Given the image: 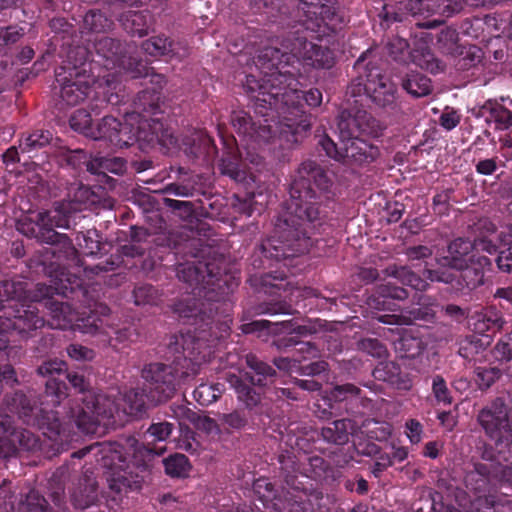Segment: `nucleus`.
Returning <instances> with one entry per match:
<instances>
[{
  "instance_id": "obj_1",
  "label": "nucleus",
  "mask_w": 512,
  "mask_h": 512,
  "mask_svg": "<svg viewBox=\"0 0 512 512\" xmlns=\"http://www.w3.org/2000/svg\"><path fill=\"white\" fill-rule=\"evenodd\" d=\"M261 58L268 59L267 69L259 84L253 75L246 79V85L255 96L257 105H268L271 113H263V117L277 113L279 120L276 129L264 119L269 131L279 133L289 143H296L303 133L310 128L309 116L302 109V100L308 106L317 107L322 102V93L318 89H310L304 95L297 89L296 76L300 74V65L315 68H330L334 57L330 50L322 49L312 42L297 37L286 39L281 49L266 48Z\"/></svg>"
},
{
  "instance_id": "obj_2",
  "label": "nucleus",
  "mask_w": 512,
  "mask_h": 512,
  "mask_svg": "<svg viewBox=\"0 0 512 512\" xmlns=\"http://www.w3.org/2000/svg\"><path fill=\"white\" fill-rule=\"evenodd\" d=\"M142 375L149 383L148 393L145 390H130L116 399L114 393L95 395L89 391L82 399L84 407L77 412L72 410L69 418L84 433H96L99 425H109L115 417L121 420V414L136 416L147 405H157L170 399L184 373L178 375L172 366L152 363L144 368Z\"/></svg>"
},
{
  "instance_id": "obj_3",
  "label": "nucleus",
  "mask_w": 512,
  "mask_h": 512,
  "mask_svg": "<svg viewBox=\"0 0 512 512\" xmlns=\"http://www.w3.org/2000/svg\"><path fill=\"white\" fill-rule=\"evenodd\" d=\"M312 183L317 189L326 190L329 179L315 162L306 161L302 163L298 170V178L291 185L287 214L276 225L277 231L282 233L283 241H280L281 245H276L275 240H269L267 243L276 251V257L288 258L309 249L307 225L319 217L318 208L311 202V199L316 197Z\"/></svg>"
},
{
  "instance_id": "obj_4",
  "label": "nucleus",
  "mask_w": 512,
  "mask_h": 512,
  "mask_svg": "<svg viewBox=\"0 0 512 512\" xmlns=\"http://www.w3.org/2000/svg\"><path fill=\"white\" fill-rule=\"evenodd\" d=\"M60 292V288L40 284L35 291H27L25 283L21 281L0 283V309H7L6 322L1 329L16 330L22 334L41 327L44 324L43 319L38 316L35 307L26 302H41L54 293Z\"/></svg>"
},
{
  "instance_id": "obj_5",
  "label": "nucleus",
  "mask_w": 512,
  "mask_h": 512,
  "mask_svg": "<svg viewBox=\"0 0 512 512\" xmlns=\"http://www.w3.org/2000/svg\"><path fill=\"white\" fill-rule=\"evenodd\" d=\"M338 129L339 145L327 137L320 142L327 156L351 167L370 164L378 157V148L361 137L366 129L360 124L358 117L341 119Z\"/></svg>"
},
{
  "instance_id": "obj_6",
  "label": "nucleus",
  "mask_w": 512,
  "mask_h": 512,
  "mask_svg": "<svg viewBox=\"0 0 512 512\" xmlns=\"http://www.w3.org/2000/svg\"><path fill=\"white\" fill-rule=\"evenodd\" d=\"M97 448V454L101 455V463L106 468V479L112 492L118 495L119 500L123 494L129 491H139L144 482V465L127 461L124 447L119 443L105 442L97 444L91 449Z\"/></svg>"
},
{
  "instance_id": "obj_7",
  "label": "nucleus",
  "mask_w": 512,
  "mask_h": 512,
  "mask_svg": "<svg viewBox=\"0 0 512 512\" xmlns=\"http://www.w3.org/2000/svg\"><path fill=\"white\" fill-rule=\"evenodd\" d=\"M68 78L65 75V68H60L56 72V80L61 85V97L64 102L68 105H76L84 100L91 92L92 87L97 91L98 94L103 93L107 97V101L111 102L112 93H108L112 90H116L118 81L112 76L104 75L101 79L95 80L87 73V69L82 67L81 69L74 68L69 73Z\"/></svg>"
},
{
  "instance_id": "obj_8",
  "label": "nucleus",
  "mask_w": 512,
  "mask_h": 512,
  "mask_svg": "<svg viewBox=\"0 0 512 512\" xmlns=\"http://www.w3.org/2000/svg\"><path fill=\"white\" fill-rule=\"evenodd\" d=\"M444 265L463 272V279L468 288L483 284L484 274L491 268V261L486 256L474 253L473 242L458 238L448 246V255L444 257Z\"/></svg>"
},
{
  "instance_id": "obj_9",
  "label": "nucleus",
  "mask_w": 512,
  "mask_h": 512,
  "mask_svg": "<svg viewBox=\"0 0 512 512\" xmlns=\"http://www.w3.org/2000/svg\"><path fill=\"white\" fill-rule=\"evenodd\" d=\"M45 306L51 315L49 323L52 328H77L87 334H105L110 336V332L104 327L103 320L95 316V314H100L101 316L109 315L110 309L105 305H98L93 315L88 316L85 320H81L82 324L78 323L77 315L68 303L50 300L45 303Z\"/></svg>"
},
{
  "instance_id": "obj_10",
  "label": "nucleus",
  "mask_w": 512,
  "mask_h": 512,
  "mask_svg": "<svg viewBox=\"0 0 512 512\" xmlns=\"http://www.w3.org/2000/svg\"><path fill=\"white\" fill-rule=\"evenodd\" d=\"M510 413L511 408L505 401L497 398L481 410L478 421L490 438L500 442L512 438Z\"/></svg>"
},
{
  "instance_id": "obj_11",
  "label": "nucleus",
  "mask_w": 512,
  "mask_h": 512,
  "mask_svg": "<svg viewBox=\"0 0 512 512\" xmlns=\"http://www.w3.org/2000/svg\"><path fill=\"white\" fill-rule=\"evenodd\" d=\"M139 115L136 113H129L125 116V122L120 123L115 118V123L117 126L112 128L111 126H107L104 128V131H107L109 135L100 137L98 140H107L115 147H126L130 145L134 140L141 137V129L142 126L138 125L134 126V123L138 122Z\"/></svg>"
},
{
  "instance_id": "obj_12",
  "label": "nucleus",
  "mask_w": 512,
  "mask_h": 512,
  "mask_svg": "<svg viewBox=\"0 0 512 512\" xmlns=\"http://www.w3.org/2000/svg\"><path fill=\"white\" fill-rule=\"evenodd\" d=\"M91 122L90 114L84 109L76 110L70 117L71 128L93 140H98L100 137L108 135V132L104 131L105 127L111 126L115 128L117 126L115 118L109 116L104 117L96 127L92 126ZM109 136L111 137L110 134Z\"/></svg>"
},
{
  "instance_id": "obj_13",
  "label": "nucleus",
  "mask_w": 512,
  "mask_h": 512,
  "mask_svg": "<svg viewBox=\"0 0 512 512\" xmlns=\"http://www.w3.org/2000/svg\"><path fill=\"white\" fill-rule=\"evenodd\" d=\"M364 90L380 106H387L395 100V85L385 76L369 74L364 83Z\"/></svg>"
},
{
  "instance_id": "obj_14",
  "label": "nucleus",
  "mask_w": 512,
  "mask_h": 512,
  "mask_svg": "<svg viewBox=\"0 0 512 512\" xmlns=\"http://www.w3.org/2000/svg\"><path fill=\"white\" fill-rule=\"evenodd\" d=\"M73 211L63 202L57 205L51 211L39 212L36 215V225L39 229L46 230L47 232L53 231L57 228H69L70 214Z\"/></svg>"
},
{
  "instance_id": "obj_15",
  "label": "nucleus",
  "mask_w": 512,
  "mask_h": 512,
  "mask_svg": "<svg viewBox=\"0 0 512 512\" xmlns=\"http://www.w3.org/2000/svg\"><path fill=\"white\" fill-rule=\"evenodd\" d=\"M301 9L308 20L316 21L320 27V22L328 25L335 16L333 0H300Z\"/></svg>"
},
{
  "instance_id": "obj_16",
  "label": "nucleus",
  "mask_w": 512,
  "mask_h": 512,
  "mask_svg": "<svg viewBox=\"0 0 512 512\" xmlns=\"http://www.w3.org/2000/svg\"><path fill=\"white\" fill-rule=\"evenodd\" d=\"M478 115L486 117L488 122H494L496 127L501 130L512 126V112L493 100L486 101L480 107Z\"/></svg>"
},
{
  "instance_id": "obj_17",
  "label": "nucleus",
  "mask_w": 512,
  "mask_h": 512,
  "mask_svg": "<svg viewBox=\"0 0 512 512\" xmlns=\"http://www.w3.org/2000/svg\"><path fill=\"white\" fill-rule=\"evenodd\" d=\"M354 425L351 420H336L322 429L323 438L331 443L342 445L348 442L349 434L353 431Z\"/></svg>"
},
{
  "instance_id": "obj_18",
  "label": "nucleus",
  "mask_w": 512,
  "mask_h": 512,
  "mask_svg": "<svg viewBox=\"0 0 512 512\" xmlns=\"http://www.w3.org/2000/svg\"><path fill=\"white\" fill-rule=\"evenodd\" d=\"M472 319L474 320V330L479 334L487 331H498L504 324L501 313L494 308L477 313Z\"/></svg>"
},
{
  "instance_id": "obj_19",
  "label": "nucleus",
  "mask_w": 512,
  "mask_h": 512,
  "mask_svg": "<svg viewBox=\"0 0 512 512\" xmlns=\"http://www.w3.org/2000/svg\"><path fill=\"white\" fill-rule=\"evenodd\" d=\"M86 167L92 174H122L126 168L123 159L106 157H94L87 162Z\"/></svg>"
},
{
  "instance_id": "obj_20",
  "label": "nucleus",
  "mask_w": 512,
  "mask_h": 512,
  "mask_svg": "<svg viewBox=\"0 0 512 512\" xmlns=\"http://www.w3.org/2000/svg\"><path fill=\"white\" fill-rule=\"evenodd\" d=\"M253 491L265 509H278L275 500L280 497L274 485L267 478H259L253 484Z\"/></svg>"
},
{
  "instance_id": "obj_21",
  "label": "nucleus",
  "mask_w": 512,
  "mask_h": 512,
  "mask_svg": "<svg viewBox=\"0 0 512 512\" xmlns=\"http://www.w3.org/2000/svg\"><path fill=\"white\" fill-rule=\"evenodd\" d=\"M167 475L173 478H184L189 475L191 465L184 454L176 453L163 460Z\"/></svg>"
},
{
  "instance_id": "obj_22",
  "label": "nucleus",
  "mask_w": 512,
  "mask_h": 512,
  "mask_svg": "<svg viewBox=\"0 0 512 512\" xmlns=\"http://www.w3.org/2000/svg\"><path fill=\"white\" fill-rule=\"evenodd\" d=\"M403 88L414 97H423L431 92V81L420 73H413L405 79Z\"/></svg>"
},
{
  "instance_id": "obj_23",
  "label": "nucleus",
  "mask_w": 512,
  "mask_h": 512,
  "mask_svg": "<svg viewBox=\"0 0 512 512\" xmlns=\"http://www.w3.org/2000/svg\"><path fill=\"white\" fill-rule=\"evenodd\" d=\"M227 381L235 389L239 400L243 401L247 407H253L260 402L259 395L252 391L248 385L244 384L237 375H228Z\"/></svg>"
},
{
  "instance_id": "obj_24",
  "label": "nucleus",
  "mask_w": 512,
  "mask_h": 512,
  "mask_svg": "<svg viewBox=\"0 0 512 512\" xmlns=\"http://www.w3.org/2000/svg\"><path fill=\"white\" fill-rule=\"evenodd\" d=\"M223 392L220 384H200L193 392L194 399L203 406L215 402Z\"/></svg>"
},
{
  "instance_id": "obj_25",
  "label": "nucleus",
  "mask_w": 512,
  "mask_h": 512,
  "mask_svg": "<svg viewBox=\"0 0 512 512\" xmlns=\"http://www.w3.org/2000/svg\"><path fill=\"white\" fill-rule=\"evenodd\" d=\"M51 135L47 131H36L20 141L19 148L22 152L29 153L33 150L46 146L50 141Z\"/></svg>"
},
{
  "instance_id": "obj_26",
  "label": "nucleus",
  "mask_w": 512,
  "mask_h": 512,
  "mask_svg": "<svg viewBox=\"0 0 512 512\" xmlns=\"http://www.w3.org/2000/svg\"><path fill=\"white\" fill-rule=\"evenodd\" d=\"M246 363L258 376L257 378H255V376H248L249 381L252 384L262 385L263 378H265L266 376H271L274 373V370L272 367H270L266 363L260 361L254 355H247Z\"/></svg>"
},
{
  "instance_id": "obj_27",
  "label": "nucleus",
  "mask_w": 512,
  "mask_h": 512,
  "mask_svg": "<svg viewBox=\"0 0 512 512\" xmlns=\"http://www.w3.org/2000/svg\"><path fill=\"white\" fill-rule=\"evenodd\" d=\"M142 47L143 50L151 56H162L172 51V43L164 37L148 39L143 43Z\"/></svg>"
},
{
  "instance_id": "obj_28",
  "label": "nucleus",
  "mask_w": 512,
  "mask_h": 512,
  "mask_svg": "<svg viewBox=\"0 0 512 512\" xmlns=\"http://www.w3.org/2000/svg\"><path fill=\"white\" fill-rule=\"evenodd\" d=\"M31 411L33 412V415L35 414L36 416V420L33 421V424H37L40 427L47 426V428L55 434H61L62 424L57 417L59 412H46L45 410L41 409L39 410L41 412V415L39 416L38 413L34 412L33 409H31Z\"/></svg>"
},
{
  "instance_id": "obj_29",
  "label": "nucleus",
  "mask_w": 512,
  "mask_h": 512,
  "mask_svg": "<svg viewBox=\"0 0 512 512\" xmlns=\"http://www.w3.org/2000/svg\"><path fill=\"white\" fill-rule=\"evenodd\" d=\"M125 28L133 35L143 37L148 33V26L146 23V16L142 13L134 12L126 18L124 23Z\"/></svg>"
},
{
  "instance_id": "obj_30",
  "label": "nucleus",
  "mask_w": 512,
  "mask_h": 512,
  "mask_svg": "<svg viewBox=\"0 0 512 512\" xmlns=\"http://www.w3.org/2000/svg\"><path fill=\"white\" fill-rule=\"evenodd\" d=\"M396 278L403 284L417 291H424L428 286V283L425 280L421 279L418 275L405 267H401L396 271Z\"/></svg>"
},
{
  "instance_id": "obj_31",
  "label": "nucleus",
  "mask_w": 512,
  "mask_h": 512,
  "mask_svg": "<svg viewBox=\"0 0 512 512\" xmlns=\"http://www.w3.org/2000/svg\"><path fill=\"white\" fill-rule=\"evenodd\" d=\"M477 382L481 389L489 388L493 385L502 375V372L497 367H478L475 370Z\"/></svg>"
},
{
  "instance_id": "obj_32",
  "label": "nucleus",
  "mask_w": 512,
  "mask_h": 512,
  "mask_svg": "<svg viewBox=\"0 0 512 512\" xmlns=\"http://www.w3.org/2000/svg\"><path fill=\"white\" fill-rule=\"evenodd\" d=\"M86 29L93 32H101L110 26L109 20L101 12L89 11L83 19Z\"/></svg>"
},
{
  "instance_id": "obj_33",
  "label": "nucleus",
  "mask_w": 512,
  "mask_h": 512,
  "mask_svg": "<svg viewBox=\"0 0 512 512\" xmlns=\"http://www.w3.org/2000/svg\"><path fill=\"white\" fill-rule=\"evenodd\" d=\"M196 429L204 432L208 436L216 437L220 435V428L217 422L209 416L198 414L193 422Z\"/></svg>"
},
{
  "instance_id": "obj_34",
  "label": "nucleus",
  "mask_w": 512,
  "mask_h": 512,
  "mask_svg": "<svg viewBox=\"0 0 512 512\" xmlns=\"http://www.w3.org/2000/svg\"><path fill=\"white\" fill-rule=\"evenodd\" d=\"M116 62L119 68L129 73L133 78L147 75L145 66L141 62H136L131 57L127 58L123 56L121 58H117Z\"/></svg>"
},
{
  "instance_id": "obj_35",
  "label": "nucleus",
  "mask_w": 512,
  "mask_h": 512,
  "mask_svg": "<svg viewBox=\"0 0 512 512\" xmlns=\"http://www.w3.org/2000/svg\"><path fill=\"white\" fill-rule=\"evenodd\" d=\"M92 196V193L88 187L85 186H79L75 193L73 198L66 202V205L73 211H80L82 208V205H86L88 203H92L93 201L90 199Z\"/></svg>"
},
{
  "instance_id": "obj_36",
  "label": "nucleus",
  "mask_w": 512,
  "mask_h": 512,
  "mask_svg": "<svg viewBox=\"0 0 512 512\" xmlns=\"http://www.w3.org/2000/svg\"><path fill=\"white\" fill-rule=\"evenodd\" d=\"M46 396L51 397L53 405H58L66 397V386L55 378H50L46 382Z\"/></svg>"
},
{
  "instance_id": "obj_37",
  "label": "nucleus",
  "mask_w": 512,
  "mask_h": 512,
  "mask_svg": "<svg viewBox=\"0 0 512 512\" xmlns=\"http://www.w3.org/2000/svg\"><path fill=\"white\" fill-rule=\"evenodd\" d=\"M432 389L434 396L439 403H443L445 405L451 404L452 399L450 392L444 379L441 376L437 375L434 377Z\"/></svg>"
},
{
  "instance_id": "obj_38",
  "label": "nucleus",
  "mask_w": 512,
  "mask_h": 512,
  "mask_svg": "<svg viewBox=\"0 0 512 512\" xmlns=\"http://www.w3.org/2000/svg\"><path fill=\"white\" fill-rule=\"evenodd\" d=\"M173 426L168 422H159L152 424L147 433L155 440V441H165L172 433Z\"/></svg>"
},
{
  "instance_id": "obj_39",
  "label": "nucleus",
  "mask_w": 512,
  "mask_h": 512,
  "mask_svg": "<svg viewBox=\"0 0 512 512\" xmlns=\"http://www.w3.org/2000/svg\"><path fill=\"white\" fill-rule=\"evenodd\" d=\"M68 356L76 361H91L95 353L93 350L78 344H71L67 347Z\"/></svg>"
},
{
  "instance_id": "obj_40",
  "label": "nucleus",
  "mask_w": 512,
  "mask_h": 512,
  "mask_svg": "<svg viewBox=\"0 0 512 512\" xmlns=\"http://www.w3.org/2000/svg\"><path fill=\"white\" fill-rule=\"evenodd\" d=\"M286 484L290 490L287 491V494H291V497L295 499V502H304V499L302 497V494L306 496L309 502H311L310 497H314L315 499L319 498L318 492H311L310 494L307 493L306 489H303L300 491L299 486L295 484L294 477H287Z\"/></svg>"
},
{
  "instance_id": "obj_41",
  "label": "nucleus",
  "mask_w": 512,
  "mask_h": 512,
  "mask_svg": "<svg viewBox=\"0 0 512 512\" xmlns=\"http://www.w3.org/2000/svg\"><path fill=\"white\" fill-rule=\"evenodd\" d=\"M359 392L360 390L356 386L352 384H345L334 387L331 391V397L335 401H344L349 398L356 397Z\"/></svg>"
},
{
  "instance_id": "obj_42",
  "label": "nucleus",
  "mask_w": 512,
  "mask_h": 512,
  "mask_svg": "<svg viewBox=\"0 0 512 512\" xmlns=\"http://www.w3.org/2000/svg\"><path fill=\"white\" fill-rule=\"evenodd\" d=\"M173 417L177 419L180 425H186L187 423L193 424L197 413L191 410L185 405L172 406Z\"/></svg>"
},
{
  "instance_id": "obj_43",
  "label": "nucleus",
  "mask_w": 512,
  "mask_h": 512,
  "mask_svg": "<svg viewBox=\"0 0 512 512\" xmlns=\"http://www.w3.org/2000/svg\"><path fill=\"white\" fill-rule=\"evenodd\" d=\"M66 370V363L61 360L47 361L38 368V372L43 375H52L54 373H61Z\"/></svg>"
},
{
  "instance_id": "obj_44",
  "label": "nucleus",
  "mask_w": 512,
  "mask_h": 512,
  "mask_svg": "<svg viewBox=\"0 0 512 512\" xmlns=\"http://www.w3.org/2000/svg\"><path fill=\"white\" fill-rule=\"evenodd\" d=\"M406 434L410 442L417 444L421 441L422 425L415 419H410L406 422Z\"/></svg>"
},
{
  "instance_id": "obj_45",
  "label": "nucleus",
  "mask_w": 512,
  "mask_h": 512,
  "mask_svg": "<svg viewBox=\"0 0 512 512\" xmlns=\"http://www.w3.org/2000/svg\"><path fill=\"white\" fill-rule=\"evenodd\" d=\"M474 253L478 255L480 251L488 254H494L497 251V246L494 244L492 239L487 236L480 237L473 242Z\"/></svg>"
},
{
  "instance_id": "obj_46",
  "label": "nucleus",
  "mask_w": 512,
  "mask_h": 512,
  "mask_svg": "<svg viewBox=\"0 0 512 512\" xmlns=\"http://www.w3.org/2000/svg\"><path fill=\"white\" fill-rule=\"evenodd\" d=\"M408 48V43L405 39L396 37L387 43L388 53L397 59Z\"/></svg>"
},
{
  "instance_id": "obj_47",
  "label": "nucleus",
  "mask_w": 512,
  "mask_h": 512,
  "mask_svg": "<svg viewBox=\"0 0 512 512\" xmlns=\"http://www.w3.org/2000/svg\"><path fill=\"white\" fill-rule=\"evenodd\" d=\"M363 349L374 357L382 358L386 355L385 347L374 339H367L363 342Z\"/></svg>"
},
{
  "instance_id": "obj_48",
  "label": "nucleus",
  "mask_w": 512,
  "mask_h": 512,
  "mask_svg": "<svg viewBox=\"0 0 512 512\" xmlns=\"http://www.w3.org/2000/svg\"><path fill=\"white\" fill-rule=\"evenodd\" d=\"M154 289L151 286H141L134 290L135 303L137 305L147 304L152 301L151 297L154 294Z\"/></svg>"
},
{
  "instance_id": "obj_49",
  "label": "nucleus",
  "mask_w": 512,
  "mask_h": 512,
  "mask_svg": "<svg viewBox=\"0 0 512 512\" xmlns=\"http://www.w3.org/2000/svg\"><path fill=\"white\" fill-rule=\"evenodd\" d=\"M381 295L385 298L402 300L407 297V291L403 288L393 286L392 284L389 283L382 288Z\"/></svg>"
},
{
  "instance_id": "obj_50",
  "label": "nucleus",
  "mask_w": 512,
  "mask_h": 512,
  "mask_svg": "<svg viewBox=\"0 0 512 512\" xmlns=\"http://www.w3.org/2000/svg\"><path fill=\"white\" fill-rule=\"evenodd\" d=\"M496 262L500 270L510 272L512 270V249L509 248L501 251Z\"/></svg>"
},
{
  "instance_id": "obj_51",
  "label": "nucleus",
  "mask_w": 512,
  "mask_h": 512,
  "mask_svg": "<svg viewBox=\"0 0 512 512\" xmlns=\"http://www.w3.org/2000/svg\"><path fill=\"white\" fill-rule=\"evenodd\" d=\"M419 65L431 73H437L444 69L441 62L436 59L432 54H427L424 56L423 62H420Z\"/></svg>"
},
{
  "instance_id": "obj_52",
  "label": "nucleus",
  "mask_w": 512,
  "mask_h": 512,
  "mask_svg": "<svg viewBox=\"0 0 512 512\" xmlns=\"http://www.w3.org/2000/svg\"><path fill=\"white\" fill-rule=\"evenodd\" d=\"M459 116L454 111L444 112L440 117V124L446 130H452L459 123Z\"/></svg>"
},
{
  "instance_id": "obj_53",
  "label": "nucleus",
  "mask_w": 512,
  "mask_h": 512,
  "mask_svg": "<svg viewBox=\"0 0 512 512\" xmlns=\"http://www.w3.org/2000/svg\"><path fill=\"white\" fill-rule=\"evenodd\" d=\"M222 419L224 423L233 429H240L244 427L246 423L245 419L238 412L224 414Z\"/></svg>"
},
{
  "instance_id": "obj_54",
  "label": "nucleus",
  "mask_w": 512,
  "mask_h": 512,
  "mask_svg": "<svg viewBox=\"0 0 512 512\" xmlns=\"http://www.w3.org/2000/svg\"><path fill=\"white\" fill-rule=\"evenodd\" d=\"M497 164L495 159H483L476 164V171L481 175H491L495 172Z\"/></svg>"
},
{
  "instance_id": "obj_55",
  "label": "nucleus",
  "mask_w": 512,
  "mask_h": 512,
  "mask_svg": "<svg viewBox=\"0 0 512 512\" xmlns=\"http://www.w3.org/2000/svg\"><path fill=\"white\" fill-rule=\"evenodd\" d=\"M432 254L430 248L426 246L411 247L407 250V256L412 260H419L429 257Z\"/></svg>"
},
{
  "instance_id": "obj_56",
  "label": "nucleus",
  "mask_w": 512,
  "mask_h": 512,
  "mask_svg": "<svg viewBox=\"0 0 512 512\" xmlns=\"http://www.w3.org/2000/svg\"><path fill=\"white\" fill-rule=\"evenodd\" d=\"M177 275L185 282L197 280V272L191 265L181 266L177 271Z\"/></svg>"
},
{
  "instance_id": "obj_57",
  "label": "nucleus",
  "mask_w": 512,
  "mask_h": 512,
  "mask_svg": "<svg viewBox=\"0 0 512 512\" xmlns=\"http://www.w3.org/2000/svg\"><path fill=\"white\" fill-rule=\"evenodd\" d=\"M426 277L431 281L444 282V283H451L454 279V276L451 273H446V272L440 273L438 271H432V270L426 271Z\"/></svg>"
},
{
  "instance_id": "obj_58",
  "label": "nucleus",
  "mask_w": 512,
  "mask_h": 512,
  "mask_svg": "<svg viewBox=\"0 0 512 512\" xmlns=\"http://www.w3.org/2000/svg\"><path fill=\"white\" fill-rule=\"evenodd\" d=\"M67 378L70 384L79 392H86L87 384L83 376L78 374H68Z\"/></svg>"
},
{
  "instance_id": "obj_59",
  "label": "nucleus",
  "mask_w": 512,
  "mask_h": 512,
  "mask_svg": "<svg viewBox=\"0 0 512 512\" xmlns=\"http://www.w3.org/2000/svg\"><path fill=\"white\" fill-rule=\"evenodd\" d=\"M159 502L163 504V509H179L177 499L171 494H164L159 497Z\"/></svg>"
},
{
  "instance_id": "obj_60",
  "label": "nucleus",
  "mask_w": 512,
  "mask_h": 512,
  "mask_svg": "<svg viewBox=\"0 0 512 512\" xmlns=\"http://www.w3.org/2000/svg\"><path fill=\"white\" fill-rule=\"evenodd\" d=\"M182 347L183 350H195L200 349L202 346L201 340L198 338L196 343H192V337L190 335H181Z\"/></svg>"
},
{
  "instance_id": "obj_61",
  "label": "nucleus",
  "mask_w": 512,
  "mask_h": 512,
  "mask_svg": "<svg viewBox=\"0 0 512 512\" xmlns=\"http://www.w3.org/2000/svg\"><path fill=\"white\" fill-rule=\"evenodd\" d=\"M478 229L488 237V235L495 233L496 226L488 219H481L478 222Z\"/></svg>"
},
{
  "instance_id": "obj_62",
  "label": "nucleus",
  "mask_w": 512,
  "mask_h": 512,
  "mask_svg": "<svg viewBox=\"0 0 512 512\" xmlns=\"http://www.w3.org/2000/svg\"><path fill=\"white\" fill-rule=\"evenodd\" d=\"M310 465L313 467L312 474L310 477H316L320 475V472L324 470V462L319 457H312L309 459Z\"/></svg>"
},
{
  "instance_id": "obj_63",
  "label": "nucleus",
  "mask_w": 512,
  "mask_h": 512,
  "mask_svg": "<svg viewBox=\"0 0 512 512\" xmlns=\"http://www.w3.org/2000/svg\"><path fill=\"white\" fill-rule=\"evenodd\" d=\"M438 450H439V445L437 442H434V441L428 442V443H426L425 448H424V455L426 457L435 459L438 457Z\"/></svg>"
},
{
  "instance_id": "obj_64",
  "label": "nucleus",
  "mask_w": 512,
  "mask_h": 512,
  "mask_svg": "<svg viewBox=\"0 0 512 512\" xmlns=\"http://www.w3.org/2000/svg\"><path fill=\"white\" fill-rule=\"evenodd\" d=\"M495 296L512 303V287L497 289Z\"/></svg>"
}]
</instances>
